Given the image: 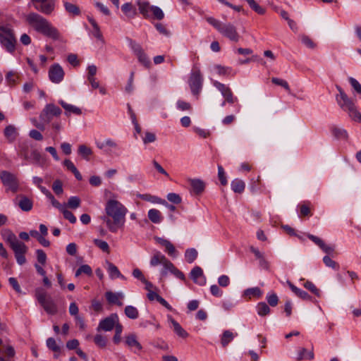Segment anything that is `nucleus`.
Instances as JSON below:
<instances>
[{"instance_id":"obj_1","label":"nucleus","mask_w":361,"mask_h":361,"mask_svg":"<svg viewBox=\"0 0 361 361\" xmlns=\"http://www.w3.org/2000/svg\"><path fill=\"white\" fill-rule=\"evenodd\" d=\"M105 212L106 216L102 217V219L106 222L111 232L116 233L118 228L124 226L128 209L120 202L109 200L105 206Z\"/></svg>"},{"instance_id":"obj_2","label":"nucleus","mask_w":361,"mask_h":361,"mask_svg":"<svg viewBox=\"0 0 361 361\" xmlns=\"http://www.w3.org/2000/svg\"><path fill=\"white\" fill-rule=\"evenodd\" d=\"M25 20L36 32L55 40L60 38L58 30L37 13H30L26 16Z\"/></svg>"},{"instance_id":"obj_3","label":"nucleus","mask_w":361,"mask_h":361,"mask_svg":"<svg viewBox=\"0 0 361 361\" xmlns=\"http://www.w3.org/2000/svg\"><path fill=\"white\" fill-rule=\"evenodd\" d=\"M339 94L336 95V100L340 107L348 111L349 116L354 121H361V114L357 110L354 102L347 96L340 86L336 85Z\"/></svg>"},{"instance_id":"obj_4","label":"nucleus","mask_w":361,"mask_h":361,"mask_svg":"<svg viewBox=\"0 0 361 361\" xmlns=\"http://www.w3.org/2000/svg\"><path fill=\"white\" fill-rule=\"evenodd\" d=\"M206 20L216 29L224 37L237 42L240 39V35L236 27L231 23H223L213 17H207Z\"/></svg>"},{"instance_id":"obj_5","label":"nucleus","mask_w":361,"mask_h":361,"mask_svg":"<svg viewBox=\"0 0 361 361\" xmlns=\"http://www.w3.org/2000/svg\"><path fill=\"white\" fill-rule=\"evenodd\" d=\"M35 297L47 313L55 314L58 312L57 305L51 296L47 295L42 289L38 288L35 291Z\"/></svg>"},{"instance_id":"obj_6","label":"nucleus","mask_w":361,"mask_h":361,"mask_svg":"<svg viewBox=\"0 0 361 361\" xmlns=\"http://www.w3.org/2000/svg\"><path fill=\"white\" fill-rule=\"evenodd\" d=\"M203 78L200 70H195L192 72L188 84L192 94L198 99L202 88Z\"/></svg>"},{"instance_id":"obj_7","label":"nucleus","mask_w":361,"mask_h":361,"mask_svg":"<svg viewBox=\"0 0 361 361\" xmlns=\"http://www.w3.org/2000/svg\"><path fill=\"white\" fill-rule=\"evenodd\" d=\"M34 8L44 15H51L55 9L54 0H30Z\"/></svg>"},{"instance_id":"obj_8","label":"nucleus","mask_w":361,"mask_h":361,"mask_svg":"<svg viewBox=\"0 0 361 361\" xmlns=\"http://www.w3.org/2000/svg\"><path fill=\"white\" fill-rule=\"evenodd\" d=\"M0 42L8 52L14 51L16 40L10 30H4L3 33L0 34Z\"/></svg>"},{"instance_id":"obj_9","label":"nucleus","mask_w":361,"mask_h":361,"mask_svg":"<svg viewBox=\"0 0 361 361\" xmlns=\"http://www.w3.org/2000/svg\"><path fill=\"white\" fill-rule=\"evenodd\" d=\"M6 240L13 250L15 255L18 253H26L27 250V246L23 242L18 240L14 233L10 232Z\"/></svg>"},{"instance_id":"obj_10","label":"nucleus","mask_w":361,"mask_h":361,"mask_svg":"<svg viewBox=\"0 0 361 361\" xmlns=\"http://www.w3.org/2000/svg\"><path fill=\"white\" fill-rule=\"evenodd\" d=\"M0 178L4 185L8 186L12 192H17L18 189V182L15 175L8 171H4L0 173Z\"/></svg>"},{"instance_id":"obj_11","label":"nucleus","mask_w":361,"mask_h":361,"mask_svg":"<svg viewBox=\"0 0 361 361\" xmlns=\"http://www.w3.org/2000/svg\"><path fill=\"white\" fill-rule=\"evenodd\" d=\"M118 322V317L116 314H111L110 316L100 321L97 330L105 331H111Z\"/></svg>"},{"instance_id":"obj_12","label":"nucleus","mask_w":361,"mask_h":361,"mask_svg":"<svg viewBox=\"0 0 361 361\" xmlns=\"http://www.w3.org/2000/svg\"><path fill=\"white\" fill-rule=\"evenodd\" d=\"M213 84L221 92L225 99L221 104L222 106H224L226 102L233 104L237 101V98L233 96L231 90L228 87L218 81H214Z\"/></svg>"},{"instance_id":"obj_13","label":"nucleus","mask_w":361,"mask_h":361,"mask_svg":"<svg viewBox=\"0 0 361 361\" xmlns=\"http://www.w3.org/2000/svg\"><path fill=\"white\" fill-rule=\"evenodd\" d=\"M64 71L59 63H54L49 70V78L54 83H59L63 80Z\"/></svg>"},{"instance_id":"obj_14","label":"nucleus","mask_w":361,"mask_h":361,"mask_svg":"<svg viewBox=\"0 0 361 361\" xmlns=\"http://www.w3.org/2000/svg\"><path fill=\"white\" fill-rule=\"evenodd\" d=\"M125 344L133 353H137L142 350V346L137 341V336L134 334H130L125 337Z\"/></svg>"},{"instance_id":"obj_15","label":"nucleus","mask_w":361,"mask_h":361,"mask_svg":"<svg viewBox=\"0 0 361 361\" xmlns=\"http://www.w3.org/2000/svg\"><path fill=\"white\" fill-rule=\"evenodd\" d=\"M168 271L171 272L176 278H178L183 281H185L186 279H185V274L180 270H179L177 267H176L171 262L168 263V266L166 267V269H161V277H165L167 275Z\"/></svg>"},{"instance_id":"obj_16","label":"nucleus","mask_w":361,"mask_h":361,"mask_svg":"<svg viewBox=\"0 0 361 361\" xmlns=\"http://www.w3.org/2000/svg\"><path fill=\"white\" fill-rule=\"evenodd\" d=\"M190 278L194 283L203 286L206 283V278L203 274V271L200 267H195L190 271Z\"/></svg>"},{"instance_id":"obj_17","label":"nucleus","mask_w":361,"mask_h":361,"mask_svg":"<svg viewBox=\"0 0 361 361\" xmlns=\"http://www.w3.org/2000/svg\"><path fill=\"white\" fill-rule=\"evenodd\" d=\"M105 298L110 305H117L118 306H122L123 302L121 301L124 298V295L122 293H114L112 291H106L105 293Z\"/></svg>"},{"instance_id":"obj_18","label":"nucleus","mask_w":361,"mask_h":361,"mask_svg":"<svg viewBox=\"0 0 361 361\" xmlns=\"http://www.w3.org/2000/svg\"><path fill=\"white\" fill-rule=\"evenodd\" d=\"M155 240L165 247V251L171 257H176L177 255L176 250L174 245L168 240L156 237Z\"/></svg>"},{"instance_id":"obj_19","label":"nucleus","mask_w":361,"mask_h":361,"mask_svg":"<svg viewBox=\"0 0 361 361\" xmlns=\"http://www.w3.org/2000/svg\"><path fill=\"white\" fill-rule=\"evenodd\" d=\"M171 261H169L164 255H162L159 252H157L154 253V255L152 257L150 260V264L153 267H156L159 264H161L163 265V269H166V267L168 266V263H169Z\"/></svg>"},{"instance_id":"obj_20","label":"nucleus","mask_w":361,"mask_h":361,"mask_svg":"<svg viewBox=\"0 0 361 361\" xmlns=\"http://www.w3.org/2000/svg\"><path fill=\"white\" fill-rule=\"evenodd\" d=\"M59 104L65 109V114L67 116H69L71 113L75 115H80L82 114V111L80 108L67 104L63 100H60Z\"/></svg>"},{"instance_id":"obj_21","label":"nucleus","mask_w":361,"mask_h":361,"mask_svg":"<svg viewBox=\"0 0 361 361\" xmlns=\"http://www.w3.org/2000/svg\"><path fill=\"white\" fill-rule=\"evenodd\" d=\"M61 114V110L57 106L53 104H48L42 110V116L45 117L47 114H51L53 116H59Z\"/></svg>"},{"instance_id":"obj_22","label":"nucleus","mask_w":361,"mask_h":361,"mask_svg":"<svg viewBox=\"0 0 361 361\" xmlns=\"http://www.w3.org/2000/svg\"><path fill=\"white\" fill-rule=\"evenodd\" d=\"M190 184L196 195L201 194L205 188L204 183L200 179H190Z\"/></svg>"},{"instance_id":"obj_23","label":"nucleus","mask_w":361,"mask_h":361,"mask_svg":"<svg viewBox=\"0 0 361 361\" xmlns=\"http://www.w3.org/2000/svg\"><path fill=\"white\" fill-rule=\"evenodd\" d=\"M137 6L140 13L145 18H147L149 17V13H151L152 8L153 6H151L148 1H137Z\"/></svg>"},{"instance_id":"obj_24","label":"nucleus","mask_w":361,"mask_h":361,"mask_svg":"<svg viewBox=\"0 0 361 361\" xmlns=\"http://www.w3.org/2000/svg\"><path fill=\"white\" fill-rule=\"evenodd\" d=\"M137 197L142 200L150 202L152 203H157L161 204H166V201L157 196L150 194H138Z\"/></svg>"},{"instance_id":"obj_25","label":"nucleus","mask_w":361,"mask_h":361,"mask_svg":"<svg viewBox=\"0 0 361 361\" xmlns=\"http://www.w3.org/2000/svg\"><path fill=\"white\" fill-rule=\"evenodd\" d=\"M121 10L129 18H133L137 15L136 8L131 3H126L122 5Z\"/></svg>"},{"instance_id":"obj_26","label":"nucleus","mask_w":361,"mask_h":361,"mask_svg":"<svg viewBox=\"0 0 361 361\" xmlns=\"http://www.w3.org/2000/svg\"><path fill=\"white\" fill-rule=\"evenodd\" d=\"M18 155L23 157L26 161H30L31 157L29 156V151L30 146V145L25 142L19 144L18 145Z\"/></svg>"},{"instance_id":"obj_27","label":"nucleus","mask_w":361,"mask_h":361,"mask_svg":"<svg viewBox=\"0 0 361 361\" xmlns=\"http://www.w3.org/2000/svg\"><path fill=\"white\" fill-rule=\"evenodd\" d=\"M4 133L10 142H13L18 135L16 127L12 125L6 126L4 129Z\"/></svg>"},{"instance_id":"obj_28","label":"nucleus","mask_w":361,"mask_h":361,"mask_svg":"<svg viewBox=\"0 0 361 361\" xmlns=\"http://www.w3.org/2000/svg\"><path fill=\"white\" fill-rule=\"evenodd\" d=\"M288 284L291 289V290L299 298L309 300L311 299V296L305 290H302L298 288H297L295 285H293L291 282L288 281Z\"/></svg>"},{"instance_id":"obj_29","label":"nucleus","mask_w":361,"mask_h":361,"mask_svg":"<svg viewBox=\"0 0 361 361\" xmlns=\"http://www.w3.org/2000/svg\"><path fill=\"white\" fill-rule=\"evenodd\" d=\"M18 206L21 210L24 212H29L32 209V202L26 196H21L18 202Z\"/></svg>"},{"instance_id":"obj_30","label":"nucleus","mask_w":361,"mask_h":361,"mask_svg":"<svg viewBox=\"0 0 361 361\" xmlns=\"http://www.w3.org/2000/svg\"><path fill=\"white\" fill-rule=\"evenodd\" d=\"M148 218L154 224H159L162 220L161 212L156 209H151L149 210Z\"/></svg>"},{"instance_id":"obj_31","label":"nucleus","mask_w":361,"mask_h":361,"mask_svg":"<svg viewBox=\"0 0 361 361\" xmlns=\"http://www.w3.org/2000/svg\"><path fill=\"white\" fill-rule=\"evenodd\" d=\"M169 320L173 326L174 331L181 338H187L188 334L182 328V326L178 323L175 319H173L171 317H169Z\"/></svg>"},{"instance_id":"obj_32","label":"nucleus","mask_w":361,"mask_h":361,"mask_svg":"<svg viewBox=\"0 0 361 361\" xmlns=\"http://www.w3.org/2000/svg\"><path fill=\"white\" fill-rule=\"evenodd\" d=\"M108 265V271L109 274V276L111 279L115 278H123L124 276L121 274L120 271L114 264L109 262H106Z\"/></svg>"},{"instance_id":"obj_33","label":"nucleus","mask_w":361,"mask_h":361,"mask_svg":"<svg viewBox=\"0 0 361 361\" xmlns=\"http://www.w3.org/2000/svg\"><path fill=\"white\" fill-rule=\"evenodd\" d=\"M245 188L244 181L240 179L236 178L231 182L232 190L237 193H242Z\"/></svg>"},{"instance_id":"obj_34","label":"nucleus","mask_w":361,"mask_h":361,"mask_svg":"<svg viewBox=\"0 0 361 361\" xmlns=\"http://www.w3.org/2000/svg\"><path fill=\"white\" fill-rule=\"evenodd\" d=\"M125 314L130 319H135L139 316L138 310L133 306L128 305L125 307Z\"/></svg>"},{"instance_id":"obj_35","label":"nucleus","mask_w":361,"mask_h":361,"mask_svg":"<svg viewBox=\"0 0 361 361\" xmlns=\"http://www.w3.org/2000/svg\"><path fill=\"white\" fill-rule=\"evenodd\" d=\"M234 338L233 334L228 331H224L221 339V343L223 347H226Z\"/></svg>"},{"instance_id":"obj_36","label":"nucleus","mask_w":361,"mask_h":361,"mask_svg":"<svg viewBox=\"0 0 361 361\" xmlns=\"http://www.w3.org/2000/svg\"><path fill=\"white\" fill-rule=\"evenodd\" d=\"M333 135L338 139H346L348 137V133L345 130L340 128L336 126H334L331 128Z\"/></svg>"},{"instance_id":"obj_37","label":"nucleus","mask_w":361,"mask_h":361,"mask_svg":"<svg viewBox=\"0 0 361 361\" xmlns=\"http://www.w3.org/2000/svg\"><path fill=\"white\" fill-rule=\"evenodd\" d=\"M78 153L86 160H89V157L92 155V151L91 148L85 145H81L78 147Z\"/></svg>"},{"instance_id":"obj_38","label":"nucleus","mask_w":361,"mask_h":361,"mask_svg":"<svg viewBox=\"0 0 361 361\" xmlns=\"http://www.w3.org/2000/svg\"><path fill=\"white\" fill-rule=\"evenodd\" d=\"M259 315L264 317L270 312V308L266 302H259L257 306Z\"/></svg>"},{"instance_id":"obj_39","label":"nucleus","mask_w":361,"mask_h":361,"mask_svg":"<svg viewBox=\"0 0 361 361\" xmlns=\"http://www.w3.org/2000/svg\"><path fill=\"white\" fill-rule=\"evenodd\" d=\"M185 259L188 263L193 262L197 257V252L194 248L188 249L185 253Z\"/></svg>"},{"instance_id":"obj_40","label":"nucleus","mask_w":361,"mask_h":361,"mask_svg":"<svg viewBox=\"0 0 361 361\" xmlns=\"http://www.w3.org/2000/svg\"><path fill=\"white\" fill-rule=\"evenodd\" d=\"M314 358V353L312 351L307 352L305 348H301L298 353V360L302 359L312 360Z\"/></svg>"},{"instance_id":"obj_41","label":"nucleus","mask_w":361,"mask_h":361,"mask_svg":"<svg viewBox=\"0 0 361 361\" xmlns=\"http://www.w3.org/2000/svg\"><path fill=\"white\" fill-rule=\"evenodd\" d=\"M137 57L138 59L139 62L142 64L145 68H149L151 66L150 60L149 59L147 54L144 52V51L138 54H137Z\"/></svg>"},{"instance_id":"obj_42","label":"nucleus","mask_w":361,"mask_h":361,"mask_svg":"<svg viewBox=\"0 0 361 361\" xmlns=\"http://www.w3.org/2000/svg\"><path fill=\"white\" fill-rule=\"evenodd\" d=\"M250 7L256 13L263 15L265 13V9L261 7L255 0H246Z\"/></svg>"},{"instance_id":"obj_43","label":"nucleus","mask_w":361,"mask_h":361,"mask_svg":"<svg viewBox=\"0 0 361 361\" xmlns=\"http://www.w3.org/2000/svg\"><path fill=\"white\" fill-rule=\"evenodd\" d=\"M82 274H85L88 276H91L92 274V270L89 265L83 264L80 266L75 271V277L79 276Z\"/></svg>"},{"instance_id":"obj_44","label":"nucleus","mask_w":361,"mask_h":361,"mask_svg":"<svg viewBox=\"0 0 361 361\" xmlns=\"http://www.w3.org/2000/svg\"><path fill=\"white\" fill-rule=\"evenodd\" d=\"M80 199L77 196H72L68 199L67 207L75 209L80 205Z\"/></svg>"},{"instance_id":"obj_45","label":"nucleus","mask_w":361,"mask_h":361,"mask_svg":"<svg viewBox=\"0 0 361 361\" xmlns=\"http://www.w3.org/2000/svg\"><path fill=\"white\" fill-rule=\"evenodd\" d=\"M93 242L94 245L101 249L103 252L106 253L110 252L109 246L106 241L99 239H94Z\"/></svg>"},{"instance_id":"obj_46","label":"nucleus","mask_w":361,"mask_h":361,"mask_svg":"<svg viewBox=\"0 0 361 361\" xmlns=\"http://www.w3.org/2000/svg\"><path fill=\"white\" fill-rule=\"evenodd\" d=\"M47 347L54 351V353H60L61 348L57 345L56 340L54 338H49L47 340Z\"/></svg>"},{"instance_id":"obj_47","label":"nucleus","mask_w":361,"mask_h":361,"mask_svg":"<svg viewBox=\"0 0 361 361\" xmlns=\"http://www.w3.org/2000/svg\"><path fill=\"white\" fill-rule=\"evenodd\" d=\"M65 8L66 11L73 15H79L80 14V8L75 4L66 2L64 4Z\"/></svg>"},{"instance_id":"obj_48","label":"nucleus","mask_w":361,"mask_h":361,"mask_svg":"<svg viewBox=\"0 0 361 361\" xmlns=\"http://www.w3.org/2000/svg\"><path fill=\"white\" fill-rule=\"evenodd\" d=\"M94 342L99 348H105L106 345L107 339L106 337L101 334H97L94 338Z\"/></svg>"},{"instance_id":"obj_49","label":"nucleus","mask_w":361,"mask_h":361,"mask_svg":"<svg viewBox=\"0 0 361 361\" xmlns=\"http://www.w3.org/2000/svg\"><path fill=\"white\" fill-rule=\"evenodd\" d=\"M323 262L326 267H331L336 270L339 269V264L331 259L329 256H324L323 257Z\"/></svg>"},{"instance_id":"obj_50","label":"nucleus","mask_w":361,"mask_h":361,"mask_svg":"<svg viewBox=\"0 0 361 361\" xmlns=\"http://www.w3.org/2000/svg\"><path fill=\"white\" fill-rule=\"evenodd\" d=\"M122 330H123L122 325L119 323H117V324L116 325V327H115V335L113 338L114 342L116 344L119 343L121 341V335L122 333Z\"/></svg>"},{"instance_id":"obj_51","label":"nucleus","mask_w":361,"mask_h":361,"mask_svg":"<svg viewBox=\"0 0 361 361\" xmlns=\"http://www.w3.org/2000/svg\"><path fill=\"white\" fill-rule=\"evenodd\" d=\"M151 13H152L154 18L157 20H160L164 18V13L163 11L158 6H153Z\"/></svg>"},{"instance_id":"obj_52","label":"nucleus","mask_w":361,"mask_h":361,"mask_svg":"<svg viewBox=\"0 0 361 361\" xmlns=\"http://www.w3.org/2000/svg\"><path fill=\"white\" fill-rule=\"evenodd\" d=\"M271 82L274 84L276 85H279V86L283 87L288 92H290L289 85H288V82L286 80H284L283 79H281V78H271Z\"/></svg>"},{"instance_id":"obj_53","label":"nucleus","mask_w":361,"mask_h":361,"mask_svg":"<svg viewBox=\"0 0 361 361\" xmlns=\"http://www.w3.org/2000/svg\"><path fill=\"white\" fill-rule=\"evenodd\" d=\"M52 190L56 195H61L63 191L62 182L60 180H56L53 183Z\"/></svg>"},{"instance_id":"obj_54","label":"nucleus","mask_w":361,"mask_h":361,"mask_svg":"<svg viewBox=\"0 0 361 361\" xmlns=\"http://www.w3.org/2000/svg\"><path fill=\"white\" fill-rule=\"evenodd\" d=\"M61 212L63 213L64 218L68 220L71 224H75L76 222V217L66 207L61 210Z\"/></svg>"},{"instance_id":"obj_55","label":"nucleus","mask_w":361,"mask_h":361,"mask_svg":"<svg viewBox=\"0 0 361 361\" xmlns=\"http://www.w3.org/2000/svg\"><path fill=\"white\" fill-rule=\"evenodd\" d=\"M18 78V76L16 75V73L13 71H9L7 73L6 75V80L9 85H15L16 83V80Z\"/></svg>"},{"instance_id":"obj_56","label":"nucleus","mask_w":361,"mask_h":361,"mask_svg":"<svg viewBox=\"0 0 361 361\" xmlns=\"http://www.w3.org/2000/svg\"><path fill=\"white\" fill-rule=\"evenodd\" d=\"M304 286L305 288L311 291L317 296L319 295V290L315 286V285L312 282L307 281L304 283Z\"/></svg>"},{"instance_id":"obj_57","label":"nucleus","mask_w":361,"mask_h":361,"mask_svg":"<svg viewBox=\"0 0 361 361\" xmlns=\"http://www.w3.org/2000/svg\"><path fill=\"white\" fill-rule=\"evenodd\" d=\"M218 177L221 185H226L227 184V179L225 175V172L224 168L221 165L218 166Z\"/></svg>"},{"instance_id":"obj_58","label":"nucleus","mask_w":361,"mask_h":361,"mask_svg":"<svg viewBox=\"0 0 361 361\" xmlns=\"http://www.w3.org/2000/svg\"><path fill=\"white\" fill-rule=\"evenodd\" d=\"M301 41L308 48L314 49L316 47V44L307 35H302Z\"/></svg>"},{"instance_id":"obj_59","label":"nucleus","mask_w":361,"mask_h":361,"mask_svg":"<svg viewBox=\"0 0 361 361\" xmlns=\"http://www.w3.org/2000/svg\"><path fill=\"white\" fill-rule=\"evenodd\" d=\"M157 139L156 135L151 132H146L145 133V136L142 138L143 142L145 144H148L151 142H154Z\"/></svg>"},{"instance_id":"obj_60","label":"nucleus","mask_w":361,"mask_h":361,"mask_svg":"<svg viewBox=\"0 0 361 361\" xmlns=\"http://www.w3.org/2000/svg\"><path fill=\"white\" fill-rule=\"evenodd\" d=\"M167 200L173 204H180L181 202V197L179 195L173 192L169 193L167 195Z\"/></svg>"},{"instance_id":"obj_61","label":"nucleus","mask_w":361,"mask_h":361,"mask_svg":"<svg viewBox=\"0 0 361 361\" xmlns=\"http://www.w3.org/2000/svg\"><path fill=\"white\" fill-rule=\"evenodd\" d=\"M31 159L30 160H32V162L36 164H39L41 162L42 156L40 153L36 150L33 149L31 152Z\"/></svg>"},{"instance_id":"obj_62","label":"nucleus","mask_w":361,"mask_h":361,"mask_svg":"<svg viewBox=\"0 0 361 361\" xmlns=\"http://www.w3.org/2000/svg\"><path fill=\"white\" fill-rule=\"evenodd\" d=\"M37 259L39 263L42 265L45 264L47 261V255L42 250H37Z\"/></svg>"},{"instance_id":"obj_63","label":"nucleus","mask_w":361,"mask_h":361,"mask_svg":"<svg viewBox=\"0 0 361 361\" xmlns=\"http://www.w3.org/2000/svg\"><path fill=\"white\" fill-rule=\"evenodd\" d=\"M130 45L136 56L143 51L142 47L135 41L130 39Z\"/></svg>"},{"instance_id":"obj_64","label":"nucleus","mask_w":361,"mask_h":361,"mask_svg":"<svg viewBox=\"0 0 361 361\" xmlns=\"http://www.w3.org/2000/svg\"><path fill=\"white\" fill-rule=\"evenodd\" d=\"M349 81L354 90L359 94H361V85L353 78H350Z\"/></svg>"}]
</instances>
